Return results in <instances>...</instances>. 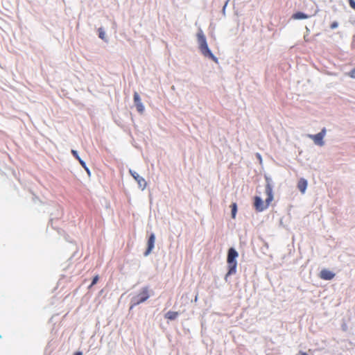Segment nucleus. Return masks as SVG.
<instances>
[{"mask_svg": "<svg viewBox=\"0 0 355 355\" xmlns=\"http://www.w3.org/2000/svg\"><path fill=\"white\" fill-rule=\"evenodd\" d=\"M198 43L201 53L206 58H208L215 62H218V58L213 54L208 46L205 34L201 29L197 33Z\"/></svg>", "mask_w": 355, "mask_h": 355, "instance_id": "nucleus-1", "label": "nucleus"}, {"mask_svg": "<svg viewBox=\"0 0 355 355\" xmlns=\"http://www.w3.org/2000/svg\"><path fill=\"white\" fill-rule=\"evenodd\" d=\"M239 253L233 247L230 248L227 251V263L228 265V271L225 275V279L227 281L228 276L234 275L236 272L237 261L236 259Z\"/></svg>", "mask_w": 355, "mask_h": 355, "instance_id": "nucleus-2", "label": "nucleus"}, {"mask_svg": "<svg viewBox=\"0 0 355 355\" xmlns=\"http://www.w3.org/2000/svg\"><path fill=\"white\" fill-rule=\"evenodd\" d=\"M149 289L148 287L145 286L143 287L139 293L134 296H132L130 299V309H132L135 306H137L144 302H146L149 297Z\"/></svg>", "mask_w": 355, "mask_h": 355, "instance_id": "nucleus-3", "label": "nucleus"}, {"mask_svg": "<svg viewBox=\"0 0 355 355\" xmlns=\"http://www.w3.org/2000/svg\"><path fill=\"white\" fill-rule=\"evenodd\" d=\"M266 193L267 195V198L266 199V205L267 207H268L270 202L273 200V194H272V179L266 177Z\"/></svg>", "mask_w": 355, "mask_h": 355, "instance_id": "nucleus-4", "label": "nucleus"}, {"mask_svg": "<svg viewBox=\"0 0 355 355\" xmlns=\"http://www.w3.org/2000/svg\"><path fill=\"white\" fill-rule=\"evenodd\" d=\"M326 128H323L321 131L316 135H309V137L314 141L315 144L322 146L324 144L323 139L326 135Z\"/></svg>", "mask_w": 355, "mask_h": 355, "instance_id": "nucleus-5", "label": "nucleus"}, {"mask_svg": "<svg viewBox=\"0 0 355 355\" xmlns=\"http://www.w3.org/2000/svg\"><path fill=\"white\" fill-rule=\"evenodd\" d=\"M155 234L154 233H151L148 237L147 242V248L144 253L145 257L148 256L152 252L153 249L155 247Z\"/></svg>", "mask_w": 355, "mask_h": 355, "instance_id": "nucleus-6", "label": "nucleus"}, {"mask_svg": "<svg viewBox=\"0 0 355 355\" xmlns=\"http://www.w3.org/2000/svg\"><path fill=\"white\" fill-rule=\"evenodd\" d=\"M133 99H134V103L137 108V110L139 113H142L144 111V105H143V103L141 102L140 96L139 95V94L137 92H135V93H134Z\"/></svg>", "mask_w": 355, "mask_h": 355, "instance_id": "nucleus-7", "label": "nucleus"}, {"mask_svg": "<svg viewBox=\"0 0 355 355\" xmlns=\"http://www.w3.org/2000/svg\"><path fill=\"white\" fill-rule=\"evenodd\" d=\"M254 206L257 211H263L267 208V205H264L262 198L259 196L254 197Z\"/></svg>", "mask_w": 355, "mask_h": 355, "instance_id": "nucleus-8", "label": "nucleus"}, {"mask_svg": "<svg viewBox=\"0 0 355 355\" xmlns=\"http://www.w3.org/2000/svg\"><path fill=\"white\" fill-rule=\"evenodd\" d=\"M71 153L76 157V159L78 160L79 163L85 168V170L86 171L88 175L90 176L91 175L90 170L87 167L85 162L80 158V157L79 156V155L78 153V151L76 150H71Z\"/></svg>", "mask_w": 355, "mask_h": 355, "instance_id": "nucleus-9", "label": "nucleus"}, {"mask_svg": "<svg viewBox=\"0 0 355 355\" xmlns=\"http://www.w3.org/2000/svg\"><path fill=\"white\" fill-rule=\"evenodd\" d=\"M335 276V274L327 269H323L320 271V277L324 280H331Z\"/></svg>", "mask_w": 355, "mask_h": 355, "instance_id": "nucleus-10", "label": "nucleus"}, {"mask_svg": "<svg viewBox=\"0 0 355 355\" xmlns=\"http://www.w3.org/2000/svg\"><path fill=\"white\" fill-rule=\"evenodd\" d=\"M133 178L137 182L139 188H140L141 190H144L146 189L147 182L144 178L137 173L135 175H134Z\"/></svg>", "mask_w": 355, "mask_h": 355, "instance_id": "nucleus-11", "label": "nucleus"}, {"mask_svg": "<svg viewBox=\"0 0 355 355\" xmlns=\"http://www.w3.org/2000/svg\"><path fill=\"white\" fill-rule=\"evenodd\" d=\"M307 180L304 178H301L298 182L297 188L302 193H304L307 188Z\"/></svg>", "mask_w": 355, "mask_h": 355, "instance_id": "nucleus-12", "label": "nucleus"}, {"mask_svg": "<svg viewBox=\"0 0 355 355\" xmlns=\"http://www.w3.org/2000/svg\"><path fill=\"white\" fill-rule=\"evenodd\" d=\"M292 18L297 20H301L309 18V15L302 12H297L293 15Z\"/></svg>", "mask_w": 355, "mask_h": 355, "instance_id": "nucleus-13", "label": "nucleus"}, {"mask_svg": "<svg viewBox=\"0 0 355 355\" xmlns=\"http://www.w3.org/2000/svg\"><path fill=\"white\" fill-rule=\"evenodd\" d=\"M178 316V313L176 312V311H168L166 315H165V318L170 320H174L177 318V317Z\"/></svg>", "mask_w": 355, "mask_h": 355, "instance_id": "nucleus-14", "label": "nucleus"}, {"mask_svg": "<svg viewBox=\"0 0 355 355\" xmlns=\"http://www.w3.org/2000/svg\"><path fill=\"white\" fill-rule=\"evenodd\" d=\"M237 213V205L234 202L231 205V215L233 218H235Z\"/></svg>", "mask_w": 355, "mask_h": 355, "instance_id": "nucleus-15", "label": "nucleus"}, {"mask_svg": "<svg viewBox=\"0 0 355 355\" xmlns=\"http://www.w3.org/2000/svg\"><path fill=\"white\" fill-rule=\"evenodd\" d=\"M98 37L103 40H105V33L103 28H99L98 30Z\"/></svg>", "mask_w": 355, "mask_h": 355, "instance_id": "nucleus-16", "label": "nucleus"}, {"mask_svg": "<svg viewBox=\"0 0 355 355\" xmlns=\"http://www.w3.org/2000/svg\"><path fill=\"white\" fill-rule=\"evenodd\" d=\"M98 280V277L97 275L94 277L92 279V281L91 286H94V284H96L97 283Z\"/></svg>", "mask_w": 355, "mask_h": 355, "instance_id": "nucleus-17", "label": "nucleus"}, {"mask_svg": "<svg viewBox=\"0 0 355 355\" xmlns=\"http://www.w3.org/2000/svg\"><path fill=\"white\" fill-rule=\"evenodd\" d=\"M338 26V23L337 21H334V22L331 24V29H335V28H336Z\"/></svg>", "mask_w": 355, "mask_h": 355, "instance_id": "nucleus-18", "label": "nucleus"}, {"mask_svg": "<svg viewBox=\"0 0 355 355\" xmlns=\"http://www.w3.org/2000/svg\"><path fill=\"white\" fill-rule=\"evenodd\" d=\"M348 1H349V6L352 8H355V1L354 0H348Z\"/></svg>", "mask_w": 355, "mask_h": 355, "instance_id": "nucleus-19", "label": "nucleus"}, {"mask_svg": "<svg viewBox=\"0 0 355 355\" xmlns=\"http://www.w3.org/2000/svg\"><path fill=\"white\" fill-rule=\"evenodd\" d=\"M227 6V3H225V4L223 7V9H222V13L224 16L225 15V10H226Z\"/></svg>", "mask_w": 355, "mask_h": 355, "instance_id": "nucleus-20", "label": "nucleus"}, {"mask_svg": "<svg viewBox=\"0 0 355 355\" xmlns=\"http://www.w3.org/2000/svg\"><path fill=\"white\" fill-rule=\"evenodd\" d=\"M350 77H355V67L349 73Z\"/></svg>", "mask_w": 355, "mask_h": 355, "instance_id": "nucleus-21", "label": "nucleus"}, {"mask_svg": "<svg viewBox=\"0 0 355 355\" xmlns=\"http://www.w3.org/2000/svg\"><path fill=\"white\" fill-rule=\"evenodd\" d=\"M129 173L132 175V178L134 177V175H135L137 173V172H135V171H133L132 169H129Z\"/></svg>", "mask_w": 355, "mask_h": 355, "instance_id": "nucleus-22", "label": "nucleus"}, {"mask_svg": "<svg viewBox=\"0 0 355 355\" xmlns=\"http://www.w3.org/2000/svg\"><path fill=\"white\" fill-rule=\"evenodd\" d=\"M73 355H83V353L81 352H76Z\"/></svg>", "mask_w": 355, "mask_h": 355, "instance_id": "nucleus-23", "label": "nucleus"}, {"mask_svg": "<svg viewBox=\"0 0 355 355\" xmlns=\"http://www.w3.org/2000/svg\"><path fill=\"white\" fill-rule=\"evenodd\" d=\"M257 157L258 159H259L260 160H261V157L259 154H257Z\"/></svg>", "mask_w": 355, "mask_h": 355, "instance_id": "nucleus-24", "label": "nucleus"}, {"mask_svg": "<svg viewBox=\"0 0 355 355\" xmlns=\"http://www.w3.org/2000/svg\"><path fill=\"white\" fill-rule=\"evenodd\" d=\"M53 218H50V221H49V222L51 223V225H52V223H53Z\"/></svg>", "mask_w": 355, "mask_h": 355, "instance_id": "nucleus-25", "label": "nucleus"}, {"mask_svg": "<svg viewBox=\"0 0 355 355\" xmlns=\"http://www.w3.org/2000/svg\"><path fill=\"white\" fill-rule=\"evenodd\" d=\"M301 355H309V354H307L306 352H302Z\"/></svg>", "mask_w": 355, "mask_h": 355, "instance_id": "nucleus-26", "label": "nucleus"}, {"mask_svg": "<svg viewBox=\"0 0 355 355\" xmlns=\"http://www.w3.org/2000/svg\"><path fill=\"white\" fill-rule=\"evenodd\" d=\"M230 0H226L225 3H229Z\"/></svg>", "mask_w": 355, "mask_h": 355, "instance_id": "nucleus-27", "label": "nucleus"}, {"mask_svg": "<svg viewBox=\"0 0 355 355\" xmlns=\"http://www.w3.org/2000/svg\"><path fill=\"white\" fill-rule=\"evenodd\" d=\"M352 78H355V77H352Z\"/></svg>", "mask_w": 355, "mask_h": 355, "instance_id": "nucleus-28", "label": "nucleus"}, {"mask_svg": "<svg viewBox=\"0 0 355 355\" xmlns=\"http://www.w3.org/2000/svg\"><path fill=\"white\" fill-rule=\"evenodd\" d=\"M353 9H354V10H355V8H354Z\"/></svg>", "mask_w": 355, "mask_h": 355, "instance_id": "nucleus-29", "label": "nucleus"}]
</instances>
